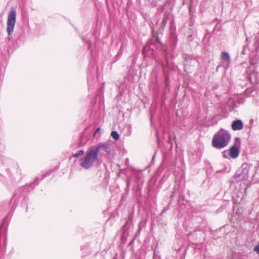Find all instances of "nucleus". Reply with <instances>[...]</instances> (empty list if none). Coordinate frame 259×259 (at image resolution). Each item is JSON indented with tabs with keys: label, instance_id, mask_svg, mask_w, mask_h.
<instances>
[{
	"label": "nucleus",
	"instance_id": "f257e3e1",
	"mask_svg": "<svg viewBox=\"0 0 259 259\" xmlns=\"http://www.w3.org/2000/svg\"><path fill=\"white\" fill-rule=\"evenodd\" d=\"M231 138V136L229 132L221 128L213 135L211 145L217 149H222L228 145Z\"/></svg>",
	"mask_w": 259,
	"mask_h": 259
},
{
	"label": "nucleus",
	"instance_id": "f03ea898",
	"mask_svg": "<svg viewBox=\"0 0 259 259\" xmlns=\"http://www.w3.org/2000/svg\"><path fill=\"white\" fill-rule=\"evenodd\" d=\"M99 155L98 154V149L92 146L86 151L84 156L80 158V165L86 169L90 168L94 163H99Z\"/></svg>",
	"mask_w": 259,
	"mask_h": 259
},
{
	"label": "nucleus",
	"instance_id": "7ed1b4c3",
	"mask_svg": "<svg viewBox=\"0 0 259 259\" xmlns=\"http://www.w3.org/2000/svg\"><path fill=\"white\" fill-rule=\"evenodd\" d=\"M16 9L12 7L8 13L7 21V32L8 33V39L11 40L13 39V33L16 22Z\"/></svg>",
	"mask_w": 259,
	"mask_h": 259
},
{
	"label": "nucleus",
	"instance_id": "20e7f679",
	"mask_svg": "<svg viewBox=\"0 0 259 259\" xmlns=\"http://www.w3.org/2000/svg\"><path fill=\"white\" fill-rule=\"evenodd\" d=\"M8 222L6 218L0 226V253L4 251L6 248V238Z\"/></svg>",
	"mask_w": 259,
	"mask_h": 259
},
{
	"label": "nucleus",
	"instance_id": "39448f33",
	"mask_svg": "<svg viewBox=\"0 0 259 259\" xmlns=\"http://www.w3.org/2000/svg\"><path fill=\"white\" fill-rule=\"evenodd\" d=\"M241 145V139L236 137L234 139V144L230 148L229 153L230 157L232 158H237L240 152V148Z\"/></svg>",
	"mask_w": 259,
	"mask_h": 259
},
{
	"label": "nucleus",
	"instance_id": "423d86ee",
	"mask_svg": "<svg viewBox=\"0 0 259 259\" xmlns=\"http://www.w3.org/2000/svg\"><path fill=\"white\" fill-rule=\"evenodd\" d=\"M144 182L143 177L141 175H137L135 177L133 190L135 191L136 195L138 196H141V190L143 188Z\"/></svg>",
	"mask_w": 259,
	"mask_h": 259
},
{
	"label": "nucleus",
	"instance_id": "0eeeda50",
	"mask_svg": "<svg viewBox=\"0 0 259 259\" xmlns=\"http://www.w3.org/2000/svg\"><path fill=\"white\" fill-rule=\"evenodd\" d=\"M252 166V164H248L245 163H243L240 169L238 170V171L235 174V176L236 177V178L241 177L240 179H247L248 177L249 170L250 168V167Z\"/></svg>",
	"mask_w": 259,
	"mask_h": 259
},
{
	"label": "nucleus",
	"instance_id": "6e6552de",
	"mask_svg": "<svg viewBox=\"0 0 259 259\" xmlns=\"http://www.w3.org/2000/svg\"><path fill=\"white\" fill-rule=\"evenodd\" d=\"M134 213L131 212L128 214V219L121 229V237L125 238L129 233V230L133 225Z\"/></svg>",
	"mask_w": 259,
	"mask_h": 259
},
{
	"label": "nucleus",
	"instance_id": "1a4fd4ad",
	"mask_svg": "<svg viewBox=\"0 0 259 259\" xmlns=\"http://www.w3.org/2000/svg\"><path fill=\"white\" fill-rule=\"evenodd\" d=\"M95 149H98V154L99 155H108L111 153V148L109 144L107 143H99L94 146Z\"/></svg>",
	"mask_w": 259,
	"mask_h": 259
},
{
	"label": "nucleus",
	"instance_id": "9d476101",
	"mask_svg": "<svg viewBox=\"0 0 259 259\" xmlns=\"http://www.w3.org/2000/svg\"><path fill=\"white\" fill-rule=\"evenodd\" d=\"M221 66L225 70L228 69L231 64V57L229 53L227 52H222L221 55Z\"/></svg>",
	"mask_w": 259,
	"mask_h": 259
},
{
	"label": "nucleus",
	"instance_id": "9b49d317",
	"mask_svg": "<svg viewBox=\"0 0 259 259\" xmlns=\"http://www.w3.org/2000/svg\"><path fill=\"white\" fill-rule=\"evenodd\" d=\"M231 126L234 131H240L243 127V123L241 119H236L232 121Z\"/></svg>",
	"mask_w": 259,
	"mask_h": 259
},
{
	"label": "nucleus",
	"instance_id": "f8f14e48",
	"mask_svg": "<svg viewBox=\"0 0 259 259\" xmlns=\"http://www.w3.org/2000/svg\"><path fill=\"white\" fill-rule=\"evenodd\" d=\"M35 187L32 183L27 184L24 186L20 187L19 189V195L24 197L25 192H29L32 191Z\"/></svg>",
	"mask_w": 259,
	"mask_h": 259
},
{
	"label": "nucleus",
	"instance_id": "ddd939ff",
	"mask_svg": "<svg viewBox=\"0 0 259 259\" xmlns=\"http://www.w3.org/2000/svg\"><path fill=\"white\" fill-rule=\"evenodd\" d=\"M169 41L171 50H174L177 46L178 41V37L175 32H171L170 33Z\"/></svg>",
	"mask_w": 259,
	"mask_h": 259
},
{
	"label": "nucleus",
	"instance_id": "4468645a",
	"mask_svg": "<svg viewBox=\"0 0 259 259\" xmlns=\"http://www.w3.org/2000/svg\"><path fill=\"white\" fill-rule=\"evenodd\" d=\"M171 15V14L169 12H165L164 13V17L161 22V26L160 27V29H163V28L165 26L167 21L170 19Z\"/></svg>",
	"mask_w": 259,
	"mask_h": 259
},
{
	"label": "nucleus",
	"instance_id": "2eb2a0df",
	"mask_svg": "<svg viewBox=\"0 0 259 259\" xmlns=\"http://www.w3.org/2000/svg\"><path fill=\"white\" fill-rule=\"evenodd\" d=\"M198 233H199V234H200V233L197 231V230H195L193 232H190L188 234V237H189V239H191V238L193 239L194 241H198ZM200 234H199V235H200Z\"/></svg>",
	"mask_w": 259,
	"mask_h": 259
},
{
	"label": "nucleus",
	"instance_id": "dca6fc26",
	"mask_svg": "<svg viewBox=\"0 0 259 259\" xmlns=\"http://www.w3.org/2000/svg\"><path fill=\"white\" fill-rule=\"evenodd\" d=\"M168 92L166 91V90H164L163 93L161 95V105H163L165 104V100L167 99V94Z\"/></svg>",
	"mask_w": 259,
	"mask_h": 259
},
{
	"label": "nucleus",
	"instance_id": "f3484780",
	"mask_svg": "<svg viewBox=\"0 0 259 259\" xmlns=\"http://www.w3.org/2000/svg\"><path fill=\"white\" fill-rule=\"evenodd\" d=\"M165 87L164 90H166L167 92H169L170 89V85L169 81L168 76H166L165 78Z\"/></svg>",
	"mask_w": 259,
	"mask_h": 259
},
{
	"label": "nucleus",
	"instance_id": "a211bd4d",
	"mask_svg": "<svg viewBox=\"0 0 259 259\" xmlns=\"http://www.w3.org/2000/svg\"><path fill=\"white\" fill-rule=\"evenodd\" d=\"M82 40L88 45V49L91 50L92 47L91 41L85 37L81 36Z\"/></svg>",
	"mask_w": 259,
	"mask_h": 259
},
{
	"label": "nucleus",
	"instance_id": "6ab92c4d",
	"mask_svg": "<svg viewBox=\"0 0 259 259\" xmlns=\"http://www.w3.org/2000/svg\"><path fill=\"white\" fill-rule=\"evenodd\" d=\"M254 46L256 50H259V32L256 34L254 37Z\"/></svg>",
	"mask_w": 259,
	"mask_h": 259
},
{
	"label": "nucleus",
	"instance_id": "aec40b11",
	"mask_svg": "<svg viewBox=\"0 0 259 259\" xmlns=\"http://www.w3.org/2000/svg\"><path fill=\"white\" fill-rule=\"evenodd\" d=\"M111 136L115 141H117L119 139V135L118 132L115 131H113L111 132Z\"/></svg>",
	"mask_w": 259,
	"mask_h": 259
},
{
	"label": "nucleus",
	"instance_id": "412c9836",
	"mask_svg": "<svg viewBox=\"0 0 259 259\" xmlns=\"http://www.w3.org/2000/svg\"><path fill=\"white\" fill-rule=\"evenodd\" d=\"M83 150H80L76 152L75 153L73 154V157H78L84 154Z\"/></svg>",
	"mask_w": 259,
	"mask_h": 259
},
{
	"label": "nucleus",
	"instance_id": "4be33fe9",
	"mask_svg": "<svg viewBox=\"0 0 259 259\" xmlns=\"http://www.w3.org/2000/svg\"><path fill=\"white\" fill-rule=\"evenodd\" d=\"M123 45H121V46H120V49L118 51V52L117 54V55L116 56V58L118 59L121 56V55L122 54V53H123Z\"/></svg>",
	"mask_w": 259,
	"mask_h": 259
},
{
	"label": "nucleus",
	"instance_id": "5701e85b",
	"mask_svg": "<svg viewBox=\"0 0 259 259\" xmlns=\"http://www.w3.org/2000/svg\"><path fill=\"white\" fill-rule=\"evenodd\" d=\"M130 185H131V181H130V179L128 178L126 180V187L125 189V191L127 193H128L129 192Z\"/></svg>",
	"mask_w": 259,
	"mask_h": 259
},
{
	"label": "nucleus",
	"instance_id": "b1692460",
	"mask_svg": "<svg viewBox=\"0 0 259 259\" xmlns=\"http://www.w3.org/2000/svg\"><path fill=\"white\" fill-rule=\"evenodd\" d=\"M229 151H227V150L224 151L222 152L223 156L224 158H229V157H230V154H229Z\"/></svg>",
	"mask_w": 259,
	"mask_h": 259
},
{
	"label": "nucleus",
	"instance_id": "393cba45",
	"mask_svg": "<svg viewBox=\"0 0 259 259\" xmlns=\"http://www.w3.org/2000/svg\"><path fill=\"white\" fill-rule=\"evenodd\" d=\"M32 183L34 186L38 185V184L39 183V178L38 177L35 178L34 181L33 182H32Z\"/></svg>",
	"mask_w": 259,
	"mask_h": 259
},
{
	"label": "nucleus",
	"instance_id": "a878e982",
	"mask_svg": "<svg viewBox=\"0 0 259 259\" xmlns=\"http://www.w3.org/2000/svg\"><path fill=\"white\" fill-rule=\"evenodd\" d=\"M51 172H52L51 170H49V171L46 172L44 174L42 175L41 180H42L44 178H45L46 177L50 176Z\"/></svg>",
	"mask_w": 259,
	"mask_h": 259
},
{
	"label": "nucleus",
	"instance_id": "bb28decb",
	"mask_svg": "<svg viewBox=\"0 0 259 259\" xmlns=\"http://www.w3.org/2000/svg\"><path fill=\"white\" fill-rule=\"evenodd\" d=\"M253 250L256 251L259 254V243L255 246L253 248Z\"/></svg>",
	"mask_w": 259,
	"mask_h": 259
},
{
	"label": "nucleus",
	"instance_id": "cd10ccee",
	"mask_svg": "<svg viewBox=\"0 0 259 259\" xmlns=\"http://www.w3.org/2000/svg\"><path fill=\"white\" fill-rule=\"evenodd\" d=\"M197 159L196 160V161H199L201 159V153L200 152L199 153L198 152H197Z\"/></svg>",
	"mask_w": 259,
	"mask_h": 259
},
{
	"label": "nucleus",
	"instance_id": "c85d7f7f",
	"mask_svg": "<svg viewBox=\"0 0 259 259\" xmlns=\"http://www.w3.org/2000/svg\"><path fill=\"white\" fill-rule=\"evenodd\" d=\"M141 231V228L140 226H139L138 229L137 231L136 235L137 236L140 234V232Z\"/></svg>",
	"mask_w": 259,
	"mask_h": 259
},
{
	"label": "nucleus",
	"instance_id": "c756f323",
	"mask_svg": "<svg viewBox=\"0 0 259 259\" xmlns=\"http://www.w3.org/2000/svg\"><path fill=\"white\" fill-rule=\"evenodd\" d=\"M156 154V151L155 152L153 156V157H152V159L151 160V163L150 164V165H151L152 164H153L154 163V159H155V155Z\"/></svg>",
	"mask_w": 259,
	"mask_h": 259
},
{
	"label": "nucleus",
	"instance_id": "7c9ffc66",
	"mask_svg": "<svg viewBox=\"0 0 259 259\" xmlns=\"http://www.w3.org/2000/svg\"><path fill=\"white\" fill-rule=\"evenodd\" d=\"M255 60L254 59H250V64L251 65H255Z\"/></svg>",
	"mask_w": 259,
	"mask_h": 259
},
{
	"label": "nucleus",
	"instance_id": "2f4dec72",
	"mask_svg": "<svg viewBox=\"0 0 259 259\" xmlns=\"http://www.w3.org/2000/svg\"><path fill=\"white\" fill-rule=\"evenodd\" d=\"M153 258V259H160V257L156 255L155 250H154Z\"/></svg>",
	"mask_w": 259,
	"mask_h": 259
},
{
	"label": "nucleus",
	"instance_id": "473e14b6",
	"mask_svg": "<svg viewBox=\"0 0 259 259\" xmlns=\"http://www.w3.org/2000/svg\"><path fill=\"white\" fill-rule=\"evenodd\" d=\"M166 65L168 67L169 66L168 60L167 56L165 57Z\"/></svg>",
	"mask_w": 259,
	"mask_h": 259
},
{
	"label": "nucleus",
	"instance_id": "72a5a7b5",
	"mask_svg": "<svg viewBox=\"0 0 259 259\" xmlns=\"http://www.w3.org/2000/svg\"><path fill=\"white\" fill-rule=\"evenodd\" d=\"M168 206H167V207H165V208H164L162 211V212H161V214H162V213H163L165 211H166L167 209H168Z\"/></svg>",
	"mask_w": 259,
	"mask_h": 259
},
{
	"label": "nucleus",
	"instance_id": "f704fd0d",
	"mask_svg": "<svg viewBox=\"0 0 259 259\" xmlns=\"http://www.w3.org/2000/svg\"><path fill=\"white\" fill-rule=\"evenodd\" d=\"M162 170V167L161 165H160L159 167L157 168V172H161Z\"/></svg>",
	"mask_w": 259,
	"mask_h": 259
},
{
	"label": "nucleus",
	"instance_id": "c9c22d12",
	"mask_svg": "<svg viewBox=\"0 0 259 259\" xmlns=\"http://www.w3.org/2000/svg\"><path fill=\"white\" fill-rule=\"evenodd\" d=\"M100 131V128L98 127L96 130L95 132L94 133V136H95L98 132H99Z\"/></svg>",
	"mask_w": 259,
	"mask_h": 259
},
{
	"label": "nucleus",
	"instance_id": "e433bc0d",
	"mask_svg": "<svg viewBox=\"0 0 259 259\" xmlns=\"http://www.w3.org/2000/svg\"><path fill=\"white\" fill-rule=\"evenodd\" d=\"M192 2L193 1H190V3L189 4V10L190 12L191 11V6L192 5Z\"/></svg>",
	"mask_w": 259,
	"mask_h": 259
},
{
	"label": "nucleus",
	"instance_id": "4c0bfd02",
	"mask_svg": "<svg viewBox=\"0 0 259 259\" xmlns=\"http://www.w3.org/2000/svg\"><path fill=\"white\" fill-rule=\"evenodd\" d=\"M128 131L129 132V135H131L132 132V126L131 125L128 127Z\"/></svg>",
	"mask_w": 259,
	"mask_h": 259
},
{
	"label": "nucleus",
	"instance_id": "58836bf2",
	"mask_svg": "<svg viewBox=\"0 0 259 259\" xmlns=\"http://www.w3.org/2000/svg\"><path fill=\"white\" fill-rule=\"evenodd\" d=\"M241 54L242 55L245 54V46L243 47V50L242 51Z\"/></svg>",
	"mask_w": 259,
	"mask_h": 259
},
{
	"label": "nucleus",
	"instance_id": "ea45409f",
	"mask_svg": "<svg viewBox=\"0 0 259 259\" xmlns=\"http://www.w3.org/2000/svg\"><path fill=\"white\" fill-rule=\"evenodd\" d=\"M6 171H7V172L8 174V175L10 176V177L11 176H10V169H9V168H8V169H6Z\"/></svg>",
	"mask_w": 259,
	"mask_h": 259
},
{
	"label": "nucleus",
	"instance_id": "a19ab883",
	"mask_svg": "<svg viewBox=\"0 0 259 259\" xmlns=\"http://www.w3.org/2000/svg\"><path fill=\"white\" fill-rule=\"evenodd\" d=\"M222 171H223V170H217V171H216V172H215V175H217V174H218L221 173Z\"/></svg>",
	"mask_w": 259,
	"mask_h": 259
},
{
	"label": "nucleus",
	"instance_id": "79ce46f5",
	"mask_svg": "<svg viewBox=\"0 0 259 259\" xmlns=\"http://www.w3.org/2000/svg\"><path fill=\"white\" fill-rule=\"evenodd\" d=\"M156 41H157V42H158L159 44H161V42H160V40L159 39V38H158V37H157V38H156Z\"/></svg>",
	"mask_w": 259,
	"mask_h": 259
},
{
	"label": "nucleus",
	"instance_id": "37998d69",
	"mask_svg": "<svg viewBox=\"0 0 259 259\" xmlns=\"http://www.w3.org/2000/svg\"><path fill=\"white\" fill-rule=\"evenodd\" d=\"M220 67H222V66H221V64L220 65H219L217 66V69H216L217 71H218V70H219V68Z\"/></svg>",
	"mask_w": 259,
	"mask_h": 259
},
{
	"label": "nucleus",
	"instance_id": "c03bdc74",
	"mask_svg": "<svg viewBox=\"0 0 259 259\" xmlns=\"http://www.w3.org/2000/svg\"><path fill=\"white\" fill-rule=\"evenodd\" d=\"M246 41H247V42H250V40H249V38H247V37H246Z\"/></svg>",
	"mask_w": 259,
	"mask_h": 259
},
{
	"label": "nucleus",
	"instance_id": "a18cd8bd",
	"mask_svg": "<svg viewBox=\"0 0 259 259\" xmlns=\"http://www.w3.org/2000/svg\"><path fill=\"white\" fill-rule=\"evenodd\" d=\"M106 6L108 7V1H106Z\"/></svg>",
	"mask_w": 259,
	"mask_h": 259
},
{
	"label": "nucleus",
	"instance_id": "49530a36",
	"mask_svg": "<svg viewBox=\"0 0 259 259\" xmlns=\"http://www.w3.org/2000/svg\"><path fill=\"white\" fill-rule=\"evenodd\" d=\"M145 50V47H144L143 49V53L144 54V51Z\"/></svg>",
	"mask_w": 259,
	"mask_h": 259
},
{
	"label": "nucleus",
	"instance_id": "de8ad7c7",
	"mask_svg": "<svg viewBox=\"0 0 259 259\" xmlns=\"http://www.w3.org/2000/svg\"><path fill=\"white\" fill-rule=\"evenodd\" d=\"M152 118H153V114H152L151 116V118H151V120H152Z\"/></svg>",
	"mask_w": 259,
	"mask_h": 259
},
{
	"label": "nucleus",
	"instance_id": "09e8293b",
	"mask_svg": "<svg viewBox=\"0 0 259 259\" xmlns=\"http://www.w3.org/2000/svg\"><path fill=\"white\" fill-rule=\"evenodd\" d=\"M18 39L21 40V36H19L18 37Z\"/></svg>",
	"mask_w": 259,
	"mask_h": 259
},
{
	"label": "nucleus",
	"instance_id": "8fccbe9b",
	"mask_svg": "<svg viewBox=\"0 0 259 259\" xmlns=\"http://www.w3.org/2000/svg\"><path fill=\"white\" fill-rule=\"evenodd\" d=\"M27 209H28V206H26V211H27Z\"/></svg>",
	"mask_w": 259,
	"mask_h": 259
},
{
	"label": "nucleus",
	"instance_id": "3c124183",
	"mask_svg": "<svg viewBox=\"0 0 259 259\" xmlns=\"http://www.w3.org/2000/svg\"><path fill=\"white\" fill-rule=\"evenodd\" d=\"M138 202L140 203V200L139 198H138Z\"/></svg>",
	"mask_w": 259,
	"mask_h": 259
}]
</instances>
